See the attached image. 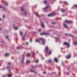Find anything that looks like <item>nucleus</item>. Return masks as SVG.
<instances>
[{"label": "nucleus", "mask_w": 77, "mask_h": 77, "mask_svg": "<svg viewBox=\"0 0 77 77\" xmlns=\"http://www.w3.org/2000/svg\"><path fill=\"white\" fill-rule=\"evenodd\" d=\"M65 10H63V9H62V10H61V11H62V12H64L65 11Z\"/></svg>", "instance_id": "nucleus-21"}, {"label": "nucleus", "mask_w": 77, "mask_h": 77, "mask_svg": "<svg viewBox=\"0 0 77 77\" xmlns=\"http://www.w3.org/2000/svg\"><path fill=\"white\" fill-rule=\"evenodd\" d=\"M38 60H36V62H37V63H38Z\"/></svg>", "instance_id": "nucleus-31"}, {"label": "nucleus", "mask_w": 77, "mask_h": 77, "mask_svg": "<svg viewBox=\"0 0 77 77\" xmlns=\"http://www.w3.org/2000/svg\"><path fill=\"white\" fill-rule=\"evenodd\" d=\"M27 62L28 63H29L30 62V61L29 60H27Z\"/></svg>", "instance_id": "nucleus-20"}, {"label": "nucleus", "mask_w": 77, "mask_h": 77, "mask_svg": "<svg viewBox=\"0 0 77 77\" xmlns=\"http://www.w3.org/2000/svg\"><path fill=\"white\" fill-rule=\"evenodd\" d=\"M43 74H46V72H43Z\"/></svg>", "instance_id": "nucleus-30"}, {"label": "nucleus", "mask_w": 77, "mask_h": 77, "mask_svg": "<svg viewBox=\"0 0 77 77\" xmlns=\"http://www.w3.org/2000/svg\"><path fill=\"white\" fill-rule=\"evenodd\" d=\"M56 23H53V24H55Z\"/></svg>", "instance_id": "nucleus-41"}, {"label": "nucleus", "mask_w": 77, "mask_h": 77, "mask_svg": "<svg viewBox=\"0 0 77 77\" xmlns=\"http://www.w3.org/2000/svg\"><path fill=\"white\" fill-rule=\"evenodd\" d=\"M55 15V14L54 12H52L51 14H50L48 15V17H52L54 16Z\"/></svg>", "instance_id": "nucleus-3"}, {"label": "nucleus", "mask_w": 77, "mask_h": 77, "mask_svg": "<svg viewBox=\"0 0 77 77\" xmlns=\"http://www.w3.org/2000/svg\"><path fill=\"white\" fill-rule=\"evenodd\" d=\"M40 40H42V43L44 45L45 43V40L44 39L42 38H40V40L37 39L35 40V41L37 42H40Z\"/></svg>", "instance_id": "nucleus-1"}, {"label": "nucleus", "mask_w": 77, "mask_h": 77, "mask_svg": "<svg viewBox=\"0 0 77 77\" xmlns=\"http://www.w3.org/2000/svg\"><path fill=\"white\" fill-rule=\"evenodd\" d=\"M2 7L1 6H0V8H2Z\"/></svg>", "instance_id": "nucleus-38"}, {"label": "nucleus", "mask_w": 77, "mask_h": 77, "mask_svg": "<svg viewBox=\"0 0 77 77\" xmlns=\"http://www.w3.org/2000/svg\"><path fill=\"white\" fill-rule=\"evenodd\" d=\"M7 68L8 69H9V67H7Z\"/></svg>", "instance_id": "nucleus-40"}, {"label": "nucleus", "mask_w": 77, "mask_h": 77, "mask_svg": "<svg viewBox=\"0 0 77 77\" xmlns=\"http://www.w3.org/2000/svg\"><path fill=\"white\" fill-rule=\"evenodd\" d=\"M71 56V55H68L67 56H66V58L67 59H68L70 58Z\"/></svg>", "instance_id": "nucleus-9"}, {"label": "nucleus", "mask_w": 77, "mask_h": 77, "mask_svg": "<svg viewBox=\"0 0 77 77\" xmlns=\"http://www.w3.org/2000/svg\"><path fill=\"white\" fill-rule=\"evenodd\" d=\"M34 14H36V16H37V17H40V16L38 14V13H37V12H34Z\"/></svg>", "instance_id": "nucleus-7"}, {"label": "nucleus", "mask_w": 77, "mask_h": 77, "mask_svg": "<svg viewBox=\"0 0 77 77\" xmlns=\"http://www.w3.org/2000/svg\"><path fill=\"white\" fill-rule=\"evenodd\" d=\"M26 44L27 45V44H28V43L27 42H26Z\"/></svg>", "instance_id": "nucleus-37"}, {"label": "nucleus", "mask_w": 77, "mask_h": 77, "mask_svg": "<svg viewBox=\"0 0 77 77\" xmlns=\"http://www.w3.org/2000/svg\"><path fill=\"white\" fill-rule=\"evenodd\" d=\"M48 34L46 32H44L40 34V35H47Z\"/></svg>", "instance_id": "nucleus-6"}, {"label": "nucleus", "mask_w": 77, "mask_h": 77, "mask_svg": "<svg viewBox=\"0 0 77 77\" xmlns=\"http://www.w3.org/2000/svg\"><path fill=\"white\" fill-rule=\"evenodd\" d=\"M11 64V63H8V65H10Z\"/></svg>", "instance_id": "nucleus-29"}, {"label": "nucleus", "mask_w": 77, "mask_h": 77, "mask_svg": "<svg viewBox=\"0 0 77 77\" xmlns=\"http://www.w3.org/2000/svg\"><path fill=\"white\" fill-rule=\"evenodd\" d=\"M54 61H55L56 62H58V60H57V59L55 58V59H54Z\"/></svg>", "instance_id": "nucleus-10"}, {"label": "nucleus", "mask_w": 77, "mask_h": 77, "mask_svg": "<svg viewBox=\"0 0 77 77\" xmlns=\"http://www.w3.org/2000/svg\"><path fill=\"white\" fill-rule=\"evenodd\" d=\"M3 18H5V15H4L3 16Z\"/></svg>", "instance_id": "nucleus-34"}, {"label": "nucleus", "mask_w": 77, "mask_h": 77, "mask_svg": "<svg viewBox=\"0 0 77 77\" xmlns=\"http://www.w3.org/2000/svg\"><path fill=\"white\" fill-rule=\"evenodd\" d=\"M45 51H46V53L48 54H51V51L49 50V48L47 47H46V48H45Z\"/></svg>", "instance_id": "nucleus-2"}, {"label": "nucleus", "mask_w": 77, "mask_h": 77, "mask_svg": "<svg viewBox=\"0 0 77 77\" xmlns=\"http://www.w3.org/2000/svg\"><path fill=\"white\" fill-rule=\"evenodd\" d=\"M63 25L66 28H68L67 26L65 24H63Z\"/></svg>", "instance_id": "nucleus-13"}, {"label": "nucleus", "mask_w": 77, "mask_h": 77, "mask_svg": "<svg viewBox=\"0 0 77 77\" xmlns=\"http://www.w3.org/2000/svg\"><path fill=\"white\" fill-rule=\"evenodd\" d=\"M20 35H22L23 33H22V32H20Z\"/></svg>", "instance_id": "nucleus-33"}, {"label": "nucleus", "mask_w": 77, "mask_h": 77, "mask_svg": "<svg viewBox=\"0 0 77 77\" xmlns=\"http://www.w3.org/2000/svg\"><path fill=\"white\" fill-rule=\"evenodd\" d=\"M41 26H42V27L43 28L44 27V25L43 24L42 22H41Z\"/></svg>", "instance_id": "nucleus-8"}, {"label": "nucleus", "mask_w": 77, "mask_h": 77, "mask_svg": "<svg viewBox=\"0 0 77 77\" xmlns=\"http://www.w3.org/2000/svg\"><path fill=\"white\" fill-rule=\"evenodd\" d=\"M64 3H66V4H67V2H64Z\"/></svg>", "instance_id": "nucleus-35"}, {"label": "nucleus", "mask_w": 77, "mask_h": 77, "mask_svg": "<svg viewBox=\"0 0 77 77\" xmlns=\"http://www.w3.org/2000/svg\"><path fill=\"white\" fill-rule=\"evenodd\" d=\"M1 30V29L0 28V31Z\"/></svg>", "instance_id": "nucleus-48"}, {"label": "nucleus", "mask_w": 77, "mask_h": 77, "mask_svg": "<svg viewBox=\"0 0 77 77\" xmlns=\"http://www.w3.org/2000/svg\"><path fill=\"white\" fill-rule=\"evenodd\" d=\"M69 35L70 36H72V37L73 36V35H72L70 34H69Z\"/></svg>", "instance_id": "nucleus-24"}, {"label": "nucleus", "mask_w": 77, "mask_h": 77, "mask_svg": "<svg viewBox=\"0 0 77 77\" xmlns=\"http://www.w3.org/2000/svg\"><path fill=\"white\" fill-rule=\"evenodd\" d=\"M43 58H42V59H43Z\"/></svg>", "instance_id": "nucleus-50"}, {"label": "nucleus", "mask_w": 77, "mask_h": 77, "mask_svg": "<svg viewBox=\"0 0 77 77\" xmlns=\"http://www.w3.org/2000/svg\"><path fill=\"white\" fill-rule=\"evenodd\" d=\"M32 67L33 68L34 67H33V66H32Z\"/></svg>", "instance_id": "nucleus-45"}, {"label": "nucleus", "mask_w": 77, "mask_h": 77, "mask_svg": "<svg viewBox=\"0 0 77 77\" xmlns=\"http://www.w3.org/2000/svg\"><path fill=\"white\" fill-rule=\"evenodd\" d=\"M5 4H6V6H8V4L7 3V2H6L5 3Z\"/></svg>", "instance_id": "nucleus-32"}, {"label": "nucleus", "mask_w": 77, "mask_h": 77, "mask_svg": "<svg viewBox=\"0 0 77 77\" xmlns=\"http://www.w3.org/2000/svg\"><path fill=\"white\" fill-rule=\"evenodd\" d=\"M1 20V19H0V21Z\"/></svg>", "instance_id": "nucleus-49"}, {"label": "nucleus", "mask_w": 77, "mask_h": 77, "mask_svg": "<svg viewBox=\"0 0 77 77\" xmlns=\"http://www.w3.org/2000/svg\"><path fill=\"white\" fill-rule=\"evenodd\" d=\"M2 77H5V76H3Z\"/></svg>", "instance_id": "nucleus-43"}, {"label": "nucleus", "mask_w": 77, "mask_h": 77, "mask_svg": "<svg viewBox=\"0 0 77 77\" xmlns=\"http://www.w3.org/2000/svg\"><path fill=\"white\" fill-rule=\"evenodd\" d=\"M17 48L18 49H19L20 48V47H17Z\"/></svg>", "instance_id": "nucleus-27"}, {"label": "nucleus", "mask_w": 77, "mask_h": 77, "mask_svg": "<svg viewBox=\"0 0 77 77\" xmlns=\"http://www.w3.org/2000/svg\"><path fill=\"white\" fill-rule=\"evenodd\" d=\"M65 22H66L67 23H68V24H69L70 23H72V21H70L69 20H66L65 21Z\"/></svg>", "instance_id": "nucleus-5"}, {"label": "nucleus", "mask_w": 77, "mask_h": 77, "mask_svg": "<svg viewBox=\"0 0 77 77\" xmlns=\"http://www.w3.org/2000/svg\"><path fill=\"white\" fill-rule=\"evenodd\" d=\"M65 35H68V34H65Z\"/></svg>", "instance_id": "nucleus-39"}, {"label": "nucleus", "mask_w": 77, "mask_h": 77, "mask_svg": "<svg viewBox=\"0 0 77 77\" xmlns=\"http://www.w3.org/2000/svg\"><path fill=\"white\" fill-rule=\"evenodd\" d=\"M6 38L7 39H8V40H9L8 38V36H6Z\"/></svg>", "instance_id": "nucleus-26"}, {"label": "nucleus", "mask_w": 77, "mask_h": 77, "mask_svg": "<svg viewBox=\"0 0 77 77\" xmlns=\"http://www.w3.org/2000/svg\"><path fill=\"white\" fill-rule=\"evenodd\" d=\"M74 6L75 7L77 8V5H74Z\"/></svg>", "instance_id": "nucleus-25"}, {"label": "nucleus", "mask_w": 77, "mask_h": 77, "mask_svg": "<svg viewBox=\"0 0 77 77\" xmlns=\"http://www.w3.org/2000/svg\"><path fill=\"white\" fill-rule=\"evenodd\" d=\"M52 61V60H48V62H51Z\"/></svg>", "instance_id": "nucleus-14"}, {"label": "nucleus", "mask_w": 77, "mask_h": 77, "mask_svg": "<svg viewBox=\"0 0 77 77\" xmlns=\"http://www.w3.org/2000/svg\"><path fill=\"white\" fill-rule=\"evenodd\" d=\"M9 71H10L9 70Z\"/></svg>", "instance_id": "nucleus-51"}, {"label": "nucleus", "mask_w": 77, "mask_h": 77, "mask_svg": "<svg viewBox=\"0 0 77 77\" xmlns=\"http://www.w3.org/2000/svg\"><path fill=\"white\" fill-rule=\"evenodd\" d=\"M35 55V54L34 53H33V55Z\"/></svg>", "instance_id": "nucleus-36"}, {"label": "nucleus", "mask_w": 77, "mask_h": 77, "mask_svg": "<svg viewBox=\"0 0 77 77\" xmlns=\"http://www.w3.org/2000/svg\"><path fill=\"white\" fill-rule=\"evenodd\" d=\"M23 40H25V39H23Z\"/></svg>", "instance_id": "nucleus-46"}, {"label": "nucleus", "mask_w": 77, "mask_h": 77, "mask_svg": "<svg viewBox=\"0 0 77 77\" xmlns=\"http://www.w3.org/2000/svg\"><path fill=\"white\" fill-rule=\"evenodd\" d=\"M23 57H24V55H23Z\"/></svg>", "instance_id": "nucleus-47"}, {"label": "nucleus", "mask_w": 77, "mask_h": 77, "mask_svg": "<svg viewBox=\"0 0 77 77\" xmlns=\"http://www.w3.org/2000/svg\"><path fill=\"white\" fill-rule=\"evenodd\" d=\"M14 29L15 30H17L18 29V28L17 27H15V25H14Z\"/></svg>", "instance_id": "nucleus-16"}, {"label": "nucleus", "mask_w": 77, "mask_h": 77, "mask_svg": "<svg viewBox=\"0 0 77 77\" xmlns=\"http://www.w3.org/2000/svg\"><path fill=\"white\" fill-rule=\"evenodd\" d=\"M8 77H11V75L10 74H8Z\"/></svg>", "instance_id": "nucleus-17"}, {"label": "nucleus", "mask_w": 77, "mask_h": 77, "mask_svg": "<svg viewBox=\"0 0 77 77\" xmlns=\"http://www.w3.org/2000/svg\"><path fill=\"white\" fill-rule=\"evenodd\" d=\"M26 13H25V15H26Z\"/></svg>", "instance_id": "nucleus-44"}, {"label": "nucleus", "mask_w": 77, "mask_h": 77, "mask_svg": "<svg viewBox=\"0 0 77 77\" xmlns=\"http://www.w3.org/2000/svg\"><path fill=\"white\" fill-rule=\"evenodd\" d=\"M24 60V58H23V60H22V63H23Z\"/></svg>", "instance_id": "nucleus-28"}, {"label": "nucleus", "mask_w": 77, "mask_h": 77, "mask_svg": "<svg viewBox=\"0 0 77 77\" xmlns=\"http://www.w3.org/2000/svg\"><path fill=\"white\" fill-rule=\"evenodd\" d=\"M5 55L7 56H8L9 55H10V54H8V53H6L5 54Z\"/></svg>", "instance_id": "nucleus-15"}, {"label": "nucleus", "mask_w": 77, "mask_h": 77, "mask_svg": "<svg viewBox=\"0 0 77 77\" xmlns=\"http://www.w3.org/2000/svg\"><path fill=\"white\" fill-rule=\"evenodd\" d=\"M30 55H31V54L30 53H28V55H27V56H30Z\"/></svg>", "instance_id": "nucleus-23"}, {"label": "nucleus", "mask_w": 77, "mask_h": 77, "mask_svg": "<svg viewBox=\"0 0 77 77\" xmlns=\"http://www.w3.org/2000/svg\"><path fill=\"white\" fill-rule=\"evenodd\" d=\"M74 44L77 45V42H74Z\"/></svg>", "instance_id": "nucleus-22"}, {"label": "nucleus", "mask_w": 77, "mask_h": 77, "mask_svg": "<svg viewBox=\"0 0 77 77\" xmlns=\"http://www.w3.org/2000/svg\"><path fill=\"white\" fill-rule=\"evenodd\" d=\"M32 40L31 39V42H32Z\"/></svg>", "instance_id": "nucleus-42"}, {"label": "nucleus", "mask_w": 77, "mask_h": 77, "mask_svg": "<svg viewBox=\"0 0 77 77\" xmlns=\"http://www.w3.org/2000/svg\"><path fill=\"white\" fill-rule=\"evenodd\" d=\"M21 11H24V9L23 7H22Z\"/></svg>", "instance_id": "nucleus-19"}, {"label": "nucleus", "mask_w": 77, "mask_h": 77, "mask_svg": "<svg viewBox=\"0 0 77 77\" xmlns=\"http://www.w3.org/2000/svg\"><path fill=\"white\" fill-rule=\"evenodd\" d=\"M49 7V6H47V7H45V8L43 9V10H45L47 9V8H48Z\"/></svg>", "instance_id": "nucleus-11"}, {"label": "nucleus", "mask_w": 77, "mask_h": 77, "mask_svg": "<svg viewBox=\"0 0 77 77\" xmlns=\"http://www.w3.org/2000/svg\"><path fill=\"white\" fill-rule=\"evenodd\" d=\"M31 72H34V73L35 74H36V72H35V71L34 70H31Z\"/></svg>", "instance_id": "nucleus-12"}, {"label": "nucleus", "mask_w": 77, "mask_h": 77, "mask_svg": "<svg viewBox=\"0 0 77 77\" xmlns=\"http://www.w3.org/2000/svg\"><path fill=\"white\" fill-rule=\"evenodd\" d=\"M63 45H68V47H70L69 44V43L66 42H64Z\"/></svg>", "instance_id": "nucleus-4"}, {"label": "nucleus", "mask_w": 77, "mask_h": 77, "mask_svg": "<svg viewBox=\"0 0 77 77\" xmlns=\"http://www.w3.org/2000/svg\"><path fill=\"white\" fill-rule=\"evenodd\" d=\"M44 3H45V4H47V2L46 0H45V1H44Z\"/></svg>", "instance_id": "nucleus-18"}]
</instances>
